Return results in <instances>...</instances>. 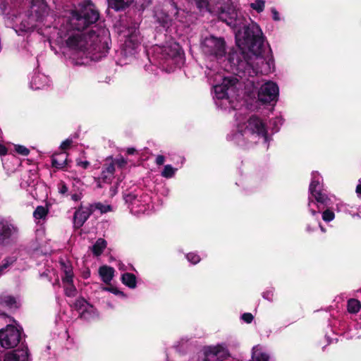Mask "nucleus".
Wrapping results in <instances>:
<instances>
[{
  "instance_id": "1",
  "label": "nucleus",
  "mask_w": 361,
  "mask_h": 361,
  "mask_svg": "<svg viewBox=\"0 0 361 361\" xmlns=\"http://www.w3.org/2000/svg\"><path fill=\"white\" fill-rule=\"evenodd\" d=\"M99 13L90 0H84L71 12L69 18L59 20L58 25L46 30L44 34L52 42L71 51L69 61L73 66L97 61L105 57L109 49L108 37L84 30L97 22Z\"/></svg>"
},
{
  "instance_id": "2",
  "label": "nucleus",
  "mask_w": 361,
  "mask_h": 361,
  "mask_svg": "<svg viewBox=\"0 0 361 361\" xmlns=\"http://www.w3.org/2000/svg\"><path fill=\"white\" fill-rule=\"evenodd\" d=\"M219 19L235 30L236 44L240 50L231 53L228 56L233 73L241 80L254 78L258 73H267L273 61H265L262 56L265 37L259 25L252 20L247 25L245 18L233 6L224 7L219 13Z\"/></svg>"
},
{
  "instance_id": "3",
  "label": "nucleus",
  "mask_w": 361,
  "mask_h": 361,
  "mask_svg": "<svg viewBox=\"0 0 361 361\" xmlns=\"http://www.w3.org/2000/svg\"><path fill=\"white\" fill-rule=\"evenodd\" d=\"M237 133L230 135L229 138L237 145L243 146L247 140L250 143L262 142L268 149L270 140L264 121L258 116H244L236 114Z\"/></svg>"
},
{
  "instance_id": "4",
  "label": "nucleus",
  "mask_w": 361,
  "mask_h": 361,
  "mask_svg": "<svg viewBox=\"0 0 361 361\" xmlns=\"http://www.w3.org/2000/svg\"><path fill=\"white\" fill-rule=\"evenodd\" d=\"M54 17L49 14V8L44 0H32L30 9L25 18L16 25L15 30L18 35L30 32L35 29L44 37L46 30L51 27Z\"/></svg>"
},
{
  "instance_id": "5",
  "label": "nucleus",
  "mask_w": 361,
  "mask_h": 361,
  "mask_svg": "<svg viewBox=\"0 0 361 361\" xmlns=\"http://www.w3.org/2000/svg\"><path fill=\"white\" fill-rule=\"evenodd\" d=\"M206 74L214 89L213 98L216 105L225 110L233 109L231 98L235 94L238 80L219 73H215L212 70H209Z\"/></svg>"
},
{
  "instance_id": "6",
  "label": "nucleus",
  "mask_w": 361,
  "mask_h": 361,
  "mask_svg": "<svg viewBox=\"0 0 361 361\" xmlns=\"http://www.w3.org/2000/svg\"><path fill=\"white\" fill-rule=\"evenodd\" d=\"M309 191L308 207L312 215L319 213L322 209L333 204L331 197L324 192L323 178L317 171L312 173Z\"/></svg>"
},
{
  "instance_id": "7",
  "label": "nucleus",
  "mask_w": 361,
  "mask_h": 361,
  "mask_svg": "<svg viewBox=\"0 0 361 361\" xmlns=\"http://www.w3.org/2000/svg\"><path fill=\"white\" fill-rule=\"evenodd\" d=\"M1 348H14L20 343L23 329L18 322L10 316L1 313Z\"/></svg>"
},
{
  "instance_id": "8",
  "label": "nucleus",
  "mask_w": 361,
  "mask_h": 361,
  "mask_svg": "<svg viewBox=\"0 0 361 361\" xmlns=\"http://www.w3.org/2000/svg\"><path fill=\"white\" fill-rule=\"evenodd\" d=\"M124 200L128 204L130 212L139 216L148 213L153 209L152 198L147 194L129 193L125 195Z\"/></svg>"
},
{
  "instance_id": "9",
  "label": "nucleus",
  "mask_w": 361,
  "mask_h": 361,
  "mask_svg": "<svg viewBox=\"0 0 361 361\" xmlns=\"http://www.w3.org/2000/svg\"><path fill=\"white\" fill-rule=\"evenodd\" d=\"M201 48L206 55L214 56L217 59L225 56L226 53L224 38L213 35L204 38L201 43Z\"/></svg>"
},
{
  "instance_id": "10",
  "label": "nucleus",
  "mask_w": 361,
  "mask_h": 361,
  "mask_svg": "<svg viewBox=\"0 0 361 361\" xmlns=\"http://www.w3.org/2000/svg\"><path fill=\"white\" fill-rule=\"evenodd\" d=\"M140 37L137 28L134 26L128 30V34L122 45V52L126 56H133L140 45Z\"/></svg>"
},
{
  "instance_id": "11",
  "label": "nucleus",
  "mask_w": 361,
  "mask_h": 361,
  "mask_svg": "<svg viewBox=\"0 0 361 361\" xmlns=\"http://www.w3.org/2000/svg\"><path fill=\"white\" fill-rule=\"evenodd\" d=\"M203 361H228L230 353L224 343L207 346L204 348Z\"/></svg>"
},
{
  "instance_id": "12",
  "label": "nucleus",
  "mask_w": 361,
  "mask_h": 361,
  "mask_svg": "<svg viewBox=\"0 0 361 361\" xmlns=\"http://www.w3.org/2000/svg\"><path fill=\"white\" fill-rule=\"evenodd\" d=\"M154 52L160 60H175L181 56V48L175 42H169L162 47H154Z\"/></svg>"
},
{
  "instance_id": "13",
  "label": "nucleus",
  "mask_w": 361,
  "mask_h": 361,
  "mask_svg": "<svg viewBox=\"0 0 361 361\" xmlns=\"http://www.w3.org/2000/svg\"><path fill=\"white\" fill-rule=\"evenodd\" d=\"M279 92V87L275 82L267 81L260 87L258 91V99L264 104L276 102Z\"/></svg>"
},
{
  "instance_id": "14",
  "label": "nucleus",
  "mask_w": 361,
  "mask_h": 361,
  "mask_svg": "<svg viewBox=\"0 0 361 361\" xmlns=\"http://www.w3.org/2000/svg\"><path fill=\"white\" fill-rule=\"evenodd\" d=\"M61 269L63 274L62 282L64 286L65 294L68 297H73L75 295L77 290L73 285V268L71 265L62 262Z\"/></svg>"
},
{
  "instance_id": "15",
  "label": "nucleus",
  "mask_w": 361,
  "mask_h": 361,
  "mask_svg": "<svg viewBox=\"0 0 361 361\" xmlns=\"http://www.w3.org/2000/svg\"><path fill=\"white\" fill-rule=\"evenodd\" d=\"M74 305L75 309L79 312L80 317L85 320H94L99 317V313L96 308L83 298L77 299Z\"/></svg>"
},
{
  "instance_id": "16",
  "label": "nucleus",
  "mask_w": 361,
  "mask_h": 361,
  "mask_svg": "<svg viewBox=\"0 0 361 361\" xmlns=\"http://www.w3.org/2000/svg\"><path fill=\"white\" fill-rule=\"evenodd\" d=\"M18 236V228L8 221H1V244L16 241Z\"/></svg>"
},
{
  "instance_id": "17",
  "label": "nucleus",
  "mask_w": 361,
  "mask_h": 361,
  "mask_svg": "<svg viewBox=\"0 0 361 361\" xmlns=\"http://www.w3.org/2000/svg\"><path fill=\"white\" fill-rule=\"evenodd\" d=\"M51 84L49 78L38 71H34L30 81V87L32 90H42Z\"/></svg>"
},
{
  "instance_id": "18",
  "label": "nucleus",
  "mask_w": 361,
  "mask_h": 361,
  "mask_svg": "<svg viewBox=\"0 0 361 361\" xmlns=\"http://www.w3.org/2000/svg\"><path fill=\"white\" fill-rule=\"evenodd\" d=\"M21 301L18 296L5 294L1 296V310L5 309L11 313L16 312L20 308ZM1 313L4 314L1 310Z\"/></svg>"
},
{
  "instance_id": "19",
  "label": "nucleus",
  "mask_w": 361,
  "mask_h": 361,
  "mask_svg": "<svg viewBox=\"0 0 361 361\" xmlns=\"http://www.w3.org/2000/svg\"><path fill=\"white\" fill-rule=\"evenodd\" d=\"M93 212L92 207H80L74 214L73 223L76 228L81 227Z\"/></svg>"
},
{
  "instance_id": "20",
  "label": "nucleus",
  "mask_w": 361,
  "mask_h": 361,
  "mask_svg": "<svg viewBox=\"0 0 361 361\" xmlns=\"http://www.w3.org/2000/svg\"><path fill=\"white\" fill-rule=\"evenodd\" d=\"M4 361H29L27 348L23 347L6 353Z\"/></svg>"
},
{
  "instance_id": "21",
  "label": "nucleus",
  "mask_w": 361,
  "mask_h": 361,
  "mask_svg": "<svg viewBox=\"0 0 361 361\" xmlns=\"http://www.w3.org/2000/svg\"><path fill=\"white\" fill-rule=\"evenodd\" d=\"M115 270L114 268L104 265L99 267V274L104 283L109 284L114 276Z\"/></svg>"
},
{
  "instance_id": "22",
  "label": "nucleus",
  "mask_w": 361,
  "mask_h": 361,
  "mask_svg": "<svg viewBox=\"0 0 361 361\" xmlns=\"http://www.w3.org/2000/svg\"><path fill=\"white\" fill-rule=\"evenodd\" d=\"M68 154L65 152L53 155L51 159L52 166L56 169H63L67 165Z\"/></svg>"
},
{
  "instance_id": "23",
  "label": "nucleus",
  "mask_w": 361,
  "mask_h": 361,
  "mask_svg": "<svg viewBox=\"0 0 361 361\" xmlns=\"http://www.w3.org/2000/svg\"><path fill=\"white\" fill-rule=\"evenodd\" d=\"M109 6L115 11H121L129 6L133 0H107Z\"/></svg>"
},
{
  "instance_id": "24",
  "label": "nucleus",
  "mask_w": 361,
  "mask_h": 361,
  "mask_svg": "<svg viewBox=\"0 0 361 361\" xmlns=\"http://www.w3.org/2000/svg\"><path fill=\"white\" fill-rule=\"evenodd\" d=\"M252 361H269V356L259 345H255L252 348Z\"/></svg>"
},
{
  "instance_id": "25",
  "label": "nucleus",
  "mask_w": 361,
  "mask_h": 361,
  "mask_svg": "<svg viewBox=\"0 0 361 361\" xmlns=\"http://www.w3.org/2000/svg\"><path fill=\"white\" fill-rule=\"evenodd\" d=\"M122 283L130 288H135L137 286L136 277L133 274L124 273L121 276Z\"/></svg>"
},
{
  "instance_id": "26",
  "label": "nucleus",
  "mask_w": 361,
  "mask_h": 361,
  "mask_svg": "<svg viewBox=\"0 0 361 361\" xmlns=\"http://www.w3.org/2000/svg\"><path fill=\"white\" fill-rule=\"evenodd\" d=\"M114 171L115 166L114 163L106 165L102 172L101 178L104 182L110 181L114 176Z\"/></svg>"
},
{
  "instance_id": "27",
  "label": "nucleus",
  "mask_w": 361,
  "mask_h": 361,
  "mask_svg": "<svg viewBox=\"0 0 361 361\" xmlns=\"http://www.w3.org/2000/svg\"><path fill=\"white\" fill-rule=\"evenodd\" d=\"M106 241L103 238H99L92 247L94 255H100L106 247Z\"/></svg>"
},
{
  "instance_id": "28",
  "label": "nucleus",
  "mask_w": 361,
  "mask_h": 361,
  "mask_svg": "<svg viewBox=\"0 0 361 361\" xmlns=\"http://www.w3.org/2000/svg\"><path fill=\"white\" fill-rule=\"evenodd\" d=\"M361 307L360 302L356 299H350L348 301V310L350 313H357Z\"/></svg>"
},
{
  "instance_id": "29",
  "label": "nucleus",
  "mask_w": 361,
  "mask_h": 361,
  "mask_svg": "<svg viewBox=\"0 0 361 361\" xmlns=\"http://www.w3.org/2000/svg\"><path fill=\"white\" fill-rule=\"evenodd\" d=\"M177 171V169L173 167L170 164L164 166L163 171L161 173L162 177L166 178H171L174 176Z\"/></svg>"
},
{
  "instance_id": "30",
  "label": "nucleus",
  "mask_w": 361,
  "mask_h": 361,
  "mask_svg": "<svg viewBox=\"0 0 361 361\" xmlns=\"http://www.w3.org/2000/svg\"><path fill=\"white\" fill-rule=\"evenodd\" d=\"M92 207L93 212L96 209L99 210L102 214L106 213L111 210V207L109 204H103L101 202H97L94 204H91Z\"/></svg>"
},
{
  "instance_id": "31",
  "label": "nucleus",
  "mask_w": 361,
  "mask_h": 361,
  "mask_svg": "<svg viewBox=\"0 0 361 361\" xmlns=\"http://www.w3.org/2000/svg\"><path fill=\"white\" fill-rule=\"evenodd\" d=\"M250 8L257 11L258 13H262L264 10L265 1L264 0H255L250 4Z\"/></svg>"
},
{
  "instance_id": "32",
  "label": "nucleus",
  "mask_w": 361,
  "mask_h": 361,
  "mask_svg": "<svg viewBox=\"0 0 361 361\" xmlns=\"http://www.w3.org/2000/svg\"><path fill=\"white\" fill-rule=\"evenodd\" d=\"M47 214V209L43 206H38L33 212L35 219H44Z\"/></svg>"
},
{
  "instance_id": "33",
  "label": "nucleus",
  "mask_w": 361,
  "mask_h": 361,
  "mask_svg": "<svg viewBox=\"0 0 361 361\" xmlns=\"http://www.w3.org/2000/svg\"><path fill=\"white\" fill-rule=\"evenodd\" d=\"M329 207H325L322 212V219L325 222H331L335 218V214L333 211L328 209Z\"/></svg>"
},
{
  "instance_id": "34",
  "label": "nucleus",
  "mask_w": 361,
  "mask_h": 361,
  "mask_svg": "<svg viewBox=\"0 0 361 361\" xmlns=\"http://www.w3.org/2000/svg\"><path fill=\"white\" fill-rule=\"evenodd\" d=\"M197 8L200 11H209L212 10L209 7V0H195Z\"/></svg>"
},
{
  "instance_id": "35",
  "label": "nucleus",
  "mask_w": 361,
  "mask_h": 361,
  "mask_svg": "<svg viewBox=\"0 0 361 361\" xmlns=\"http://www.w3.org/2000/svg\"><path fill=\"white\" fill-rule=\"evenodd\" d=\"M186 258L188 262L192 264H197L200 261V256L195 252H190L186 255Z\"/></svg>"
},
{
  "instance_id": "36",
  "label": "nucleus",
  "mask_w": 361,
  "mask_h": 361,
  "mask_svg": "<svg viewBox=\"0 0 361 361\" xmlns=\"http://www.w3.org/2000/svg\"><path fill=\"white\" fill-rule=\"evenodd\" d=\"M102 289L105 291L111 292V293H114V295L120 296L123 298H126L127 297L126 295L123 292L119 290L116 287H104Z\"/></svg>"
},
{
  "instance_id": "37",
  "label": "nucleus",
  "mask_w": 361,
  "mask_h": 361,
  "mask_svg": "<svg viewBox=\"0 0 361 361\" xmlns=\"http://www.w3.org/2000/svg\"><path fill=\"white\" fill-rule=\"evenodd\" d=\"M14 149L18 154L23 156H27L30 153L29 149L23 145H15Z\"/></svg>"
},
{
  "instance_id": "38",
  "label": "nucleus",
  "mask_w": 361,
  "mask_h": 361,
  "mask_svg": "<svg viewBox=\"0 0 361 361\" xmlns=\"http://www.w3.org/2000/svg\"><path fill=\"white\" fill-rule=\"evenodd\" d=\"M274 126L273 130L277 132L279 130V127L283 124V119L281 117H276L272 121Z\"/></svg>"
},
{
  "instance_id": "39",
  "label": "nucleus",
  "mask_w": 361,
  "mask_h": 361,
  "mask_svg": "<svg viewBox=\"0 0 361 361\" xmlns=\"http://www.w3.org/2000/svg\"><path fill=\"white\" fill-rule=\"evenodd\" d=\"M16 260V257H9L8 258H6L4 259V262L1 264V271L4 269H6L11 264H12Z\"/></svg>"
},
{
  "instance_id": "40",
  "label": "nucleus",
  "mask_w": 361,
  "mask_h": 361,
  "mask_svg": "<svg viewBox=\"0 0 361 361\" xmlns=\"http://www.w3.org/2000/svg\"><path fill=\"white\" fill-rule=\"evenodd\" d=\"M73 139L71 137H68L66 140H65L63 142H62V143L60 145V148L63 151H65L71 146V145L73 144Z\"/></svg>"
},
{
  "instance_id": "41",
  "label": "nucleus",
  "mask_w": 361,
  "mask_h": 361,
  "mask_svg": "<svg viewBox=\"0 0 361 361\" xmlns=\"http://www.w3.org/2000/svg\"><path fill=\"white\" fill-rule=\"evenodd\" d=\"M262 297L264 299L268 300V301H273L274 300V291L273 290H268L264 291L262 293Z\"/></svg>"
},
{
  "instance_id": "42",
  "label": "nucleus",
  "mask_w": 361,
  "mask_h": 361,
  "mask_svg": "<svg viewBox=\"0 0 361 361\" xmlns=\"http://www.w3.org/2000/svg\"><path fill=\"white\" fill-rule=\"evenodd\" d=\"M241 319L247 324H250L252 322L254 317L251 313H244L241 316Z\"/></svg>"
},
{
  "instance_id": "43",
  "label": "nucleus",
  "mask_w": 361,
  "mask_h": 361,
  "mask_svg": "<svg viewBox=\"0 0 361 361\" xmlns=\"http://www.w3.org/2000/svg\"><path fill=\"white\" fill-rule=\"evenodd\" d=\"M58 190L59 193L64 195L68 192V187L63 182H61L58 185Z\"/></svg>"
},
{
  "instance_id": "44",
  "label": "nucleus",
  "mask_w": 361,
  "mask_h": 361,
  "mask_svg": "<svg viewBox=\"0 0 361 361\" xmlns=\"http://www.w3.org/2000/svg\"><path fill=\"white\" fill-rule=\"evenodd\" d=\"M271 12L272 18H273L274 20H275V21L280 20L279 13V12L276 11V9L275 8H271Z\"/></svg>"
},
{
  "instance_id": "45",
  "label": "nucleus",
  "mask_w": 361,
  "mask_h": 361,
  "mask_svg": "<svg viewBox=\"0 0 361 361\" xmlns=\"http://www.w3.org/2000/svg\"><path fill=\"white\" fill-rule=\"evenodd\" d=\"M112 163L114 164V166L115 165H117L119 167H122L123 166L126 165V160L123 159V158H121V159H116L114 161H113Z\"/></svg>"
},
{
  "instance_id": "46",
  "label": "nucleus",
  "mask_w": 361,
  "mask_h": 361,
  "mask_svg": "<svg viewBox=\"0 0 361 361\" xmlns=\"http://www.w3.org/2000/svg\"><path fill=\"white\" fill-rule=\"evenodd\" d=\"M165 161V157L163 155H157L155 159V163L157 165H162Z\"/></svg>"
},
{
  "instance_id": "47",
  "label": "nucleus",
  "mask_w": 361,
  "mask_h": 361,
  "mask_svg": "<svg viewBox=\"0 0 361 361\" xmlns=\"http://www.w3.org/2000/svg\"><path fill=\"white\" fill-rule=\"evenodd\" d=\"M77 165L83 169H86L90 165V163L87 161H77Z\"/></svg>"
},
{
  "instance_id": "48",
  "label": "nucleus",
  "mask_w": 361,
  "mask_h": 361,
  "mask_svg": "<svg viewBox=\"0 0 361 361\" xmlns=\"http://www.w3.org/2000/svg\"><path fill=\"white\" fill-rule=\"evenodd\" d=\"M355 192L357 195V197L361 196V178L358 180V183L356 186Z\"/></svg>"
},
{
  "instance_id": "49",
  "label": "nucleus",
  "mask_w": 361,
  "mask_h": 361,
  "mask_svg": "<svg viewBox=\"0 0 361 361\" xmlns=\"http://www.w3.org/2000/svg\"><path fill=\"white\" fill-rule=\"evenodd\" d=\"M168 20H169L168 16L164 15V16L163 17L162 20H159V23L161 24V25L163 27H166V26H168Z\"/></svg>"
},
{
  "instance_id": "50",
  "label": "nucleus",
  "mask_w": 361,
  "mask_h": 361,
  "mask_svg": "<svg viewBox=\"0 0 361 361\" xmlns=\"http://www.w3.org/2000/svg\"><path fill=\"white\" fill-rule=\"evenodd\" d=\"M71 199L73 201H78L81 199V194L80 193H75L71 195Z\"/></svg>"
},
{
  "instance_id": "51",
  "label": "nucleus",
  "mask_w": 361,
  "mask_h": 361,
  "mask_svg": "<svg viewBox=\"0 0 361 361\" xmlns=\"http://www.w3.org/2000/svg\"><path fill=\"white\" fill-rule=\"evenodd\" d=\"M136 152V149L133 147H130L127 149V153L128 154H133Z\"/></svg>"
},
{
  "instance_id": "52",
  "label": "nucleus",
  "mask_w": 361,
  "mask_h": 361,
  "mask_svg": "<svg viewBox=\"0 0 361 361\" xmlns=\"http://www.w3.org/2000/svg\"><path fill=\"white\" fill-rule=\"evenodd\" d=\"M1 156L5 155V154H7V152H8L7 148L5 146L2 145H1Z\"/></svg>"
},
{
  "instance_id": "53",
  "label": "nucleus",
  "mask_w": 361,
  "mask_h": 361,
  "mask_svg": "<svg viewBox=\"0 0 361 361\" xmlns=\"http://www.w3.org/2000/svg\"><path fill=\"white\" fill-rule=\"evenodd\" d=\"M351 216L355 218V217H359V218H361V213L360 212H357V213H353L351 214Z\"/></svg>"
},
{
  "instance_id": "54",
  "label": "nucleus",
  "mask_w": 361,
  "mask_h": 361,
  "mask_svg": "<svg viewBox=\"0 0 361 361\" xmlns=\"http://www.w3.org/2000/svg\"><path fill=\"white\" fill-rule=\"evenodd\" d=\"M306 231L309 233H311L314 231V228H312L310 226H307L306 228Z\"/></svg>"
},
{
  "instance_id": "55",
  "label": "nucleus",
  "mask_w": 361,
  "mask_h": 361,
  "mask_svg": "<svg viewBox=\"0 0 361 361\" xmlns=\"http://www.w3.org/2000/svg\"><path fill=\"white\" fill-rule=\"evenodd\" d=\"M70 16H71V15H70L68 18H69ZM63 18V17L59 18H58V20H57V21H56V20H54V22H55L54 25L53 27H51V25H49V26H50L51 28L54 27L55 26H57V25H58V23H59V19H61V18ZM49 25H50V23H49Z\"/></svg>"
},
{
  "instance_id": "56",
  "label": "nucleus",
  "mask_w": 361,
  "mask_h": 361,
  "mask_svg": "<svg viewBox=\"0 0 361 361\" xmlns=\"http://www.w3.org/2000/svg\"><path fill=\"white\" fill-rule=\"evenodd\" d=\"M319 228H320L321 231L322 233H326V228L322 225H321V224H319Z\"/></svg>"
},
{
  "instance_id": "57",
  "label": "nucleus",
  "mask_w": 361,
  "mask_h": 361,
  "mask_svg": "<svg viewBox=\"0 0 361 361\" xmlns=\"http://www.w3.org/2000/svg\"><path fill=\"white\" fill-rule=\"evenodd\" d=\"M248 80V82H249V83H250V84H252V85H254L255 82H254V80Z\"/></svg>"
},
{
  "instance_id": "58",
  "label": "nucleus",
  "mask_w": 361,
  "mask_h": 361,
  "mask_svg": "<svg viewBox=\"0 0 361 361\" xmlns=\"http://www.w3.org/2000/svg\"><path fill=\"white\" fill-rule=\"evenodd\" d=\"M346 212L348 213L350 215L353 214L352 212Z\"/></svg>"
}]
</instances>
